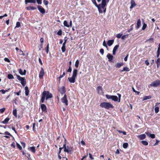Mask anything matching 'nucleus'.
I'll return each mask as SVG.
<instances>
[{
    "mask_svg": "<svg viewBox=\"0 0 160 160\" xmlns=\"http://www.w3.org/2000/svg\"><path fill=\"white\" fill-rule=\"evenodd\" d=\"M10 120V118L9 117L6 118L4 120L1 122L2 123L4 124L8 123V121Z\"/></svg>",
    "mask_w": 160,
    "mask_h": 160,
    "instance_id": "a211bd4d",
    "label": "nucleus"
},
{
    "mask_svg": "<svg viewBox=\"0 0 160 160\" xmlns=\"http://www.w3.org/2000/svg\"><path fill=\"white\" fill-rule=\"evenodd\" d=\"M12 129L14 131V132H15L17 134V131L15 130V128L13 127H12Z\"/></svg>",
    "mask_w": 160,
    "mask_h": 160,
    "instance_id": "69168bd1",
    "label": "nucleus"
},
{
    "mask_svg": "<svg viewBox=\"0 0 160 160\" xmlns=\"http://www.w3.org/2000/svg\"><path fill=\"white\" fill-rule=\"evenodd\" d=\"M78 70L77 69H74L73 71L72 76L73 77L76 78L78 73Z\"/></svg>",
    "mask_w": 160,
    "mask_h": 160,
    "instance_id": "2eb2a0df",
    "label": "nucleus"
},
{
    "mask_svg": "<svg viewBox=\"0 0 160 160\" xmlns=\"http://www.w3.org/2000/svg\"><path fill=\"white\" fill-rule=\"evenodd\" d=\"M137 25V29H138L140 27L141 25V21L140 19L138 20Z\"/></svg>",
    "mask_w": 160,
    "mask_h": 160,
    "instance_id": "412c9836",
    "label": "nucleus"
},
{
    "mask_svg": "<svg viewBox=\"0 0 160 160\" xmlns=\"http://www.w3.org/2000/svg\"><path fill=\"white\" fill-rule=\"evenodd\" d=\"M107 57L108 58V60L109 61H111L112 60L113 58V56L111 55L110 54H108Z\"/></svg>",
    "mask_w": 160,
    "mask_h": 160,
    "instance_id": "b1692460",
    "label": "nucleus"
},
{
    "mask_svg": "<svg viewBox=\"0 0 160 160\" xmlns=\"http://www.w3.org/2000/svg\"><path fill=\"white\" fill-rule=\"evenodd\" d=\"M38 4H41L42 3V0H36Z\"/></svg>",
    "mask_w": 160,
    "mask_h": 160,
    "instance_id": "680f3d73",
    "label": "nucleus"
},
{
    "mask_svg": "<svg viewBox=\"0 0 160 160\" xmlns=\"http://www.w3.org/2000/svg\"><path fill=\"white\" fill-rule=\"evenodd\" d=\"M76 78L72 76L71 77L68 78V80L70 83H74L75 81Z\"/></svg>",
    "mask_w": 160,
    "mask_h": 160,
    "instance_id": "f8f14e48",
    "label": "nucleus"
},
{
    "mask_svg": "<svg viewBox=\"0 0 160 160\" xmlns=\"http://www.w3.org/2000/svg\"><path fill=\"white\" fill-rule=\"evenodd\" d=\"M122 34L119 33L117 34L116 37L118 38H120L122 36Z\"/></svg>",
    "mask_w": 160,
    "mask_h": 160,
    "instance_id": "3c124183",
    "label": "nucleus"
},
{
    "mask_svg": "<svg viewBox=\"0 0 160 160\" xmlns=\"http://www.w3.org/2000/svg\"><path fill=\"white\" fill-rule=\"evenodd\" d=\"M49 44L48 43L46 47L45 48V50L47 53H48L49 52Z\"/></svg>",
    "mask_w": 160,
    "mask_h": 160,
    "instance_id": "f704fd0d",
    "label": "nucleus"
},
{
    "mask_svg": "<svg viewBox=\"0 0 160 160\" xmlns=\"http://www.w3.org/2000/svg\"><path fill=\"white\" fill-rule=\"evenodd\" d=\"M93 4L98 8V11L100 13V4L98 5L96 2H94Z\"/></svg>",
    "mask_w": 160,
    "mask_h": 160,
    "instance_id": "cd10ccee",
    "label": "nucleus"
},
{
    "mask_svg": "<svg viewBox=\"0 0 160 160\" xmlns=\"http://www.w3.org/2000/svg\"><path fill=\"white\" fill-rule=\"evenodd\" d=\"M17 78L18 80L21 81V83L23 86H25L26 84V80L24 78L22 77L19 75L16 74Z\"/></svg>",
    "mask_w": 160,
    "mask_h": 160,
    "instance_id": "20e7f679",
    "label": "nucleus"
},
{
    "mask_svg": "<svg viewBox=\"0 0 160 160\" xmlns=\"http://www.w3.org/2000/svg\"><path fill=\"white\" fill-rule=\"evenodd\" d=\"M132 90L133 91L135 92H136V93H137V94L138 95H139V93L140 92H138V91H136L134 89V88H133V87H132Z\"/></svg>",
    "mask_w": 160,
    "mask_h": 160,
    "instance_id": "864d4df0",
    "label": "nucleus"
},
{
    "mask_svg": "<svg viewBox=\"0 0 160 160\" xmlns=\"http://www.w3.org/2000/svg\"><path fill=\"white\" fill-rule=\"evenodd\" d=\"M40 41L42 43L41 44V48H43V44H42V43L43 42V39L42 38H40Z\"/></svg>",
    "mask_w": 160,
    "mask_h": 160,
    "instance_id": "79ce46f5",
    "label": "nucleus"
},
{
    "mask_svg": "<svg viewBox=\"0 0 160 160\" xmlns=\"http://www.w3.org/2000/svg\"><path fill=\"white\" fill-rule=\"evenodd\" d=\"M119 47V45H116L114 48L113 51H112V53L113 55H115V53L116 52V51L118 49V48Z\"/></svg>",
    "mask_w": 160,
    "mask_h": 160,
    "instance_id": "dca6fc26",
    "label": "nucleus"
},
{
    "mask_svg": "<svg viewBox=\"0 0 160 160\" xmlns=\"http://www.w3.org/2000/svg\"><path fill=\"white\" fill-rule=\"evenodd\" d=\"M101 106L106 109H108L109 108H112L113 106L109 102H103L101 103Z\"/></svg>",
    "mask_w": 160,
    "mask_h": 160,
    "instance_id": "7ed1b4c3",
    "label": "nucleus"
},
{
    "mask_svg": "<svg viewBox=\"0 0 160 160\" xmlns=\"http://www.w3.org/2000/svg\"><path fill=\"white\" fill-rule=\"evenodd\" d=\"M130 70L127 67H125L123 68V69L121 70V72H123L124 71H126L127 72H128Z\"/></svg>",
    "mask_w": 160,
    "mask_h": 160,
    "instance_id": "c756f323",
    "label": "nucleus"
},
{
    "mask_svg": "<svg viewBox=\"0 0 160 160\" xmlns=\"http://www.w3.org/2000/svg\"><path fill=\"white\" fill-rule=\"evenodd\" d=\"M138 137L140 139L143 140L145 138L146 135L145 134H142L138 136Z\"/></svg>",
    "mask_w": 160,
    "mask_h": 160,
    "instance_id": "6ab92c4d",
    "label": "nucleus"
},
{
    "mask_svg": "<svg viewBox=\"0 0 160 160\" xmlns=\"http://www.w3.org/2000/svg\"><path fill=\"white\" fill-rule=\"evenodd\" d=\"M123 63H117L115 65V67L116 68H119L121 66H123Z\"/></svg>",
    "mask_w": 160,
    "mask_h": 160,
    "instance_id": "a878e982",
    "label": "nucleus"
},
{
    "mask_svg": "<svg viewBox=\"0 0 160 160\" xmlns=\"http://www.w3.org/2000/svg\"><path fill=\"white\" fill-rule=\"evenodd\" d=\"M93 4L98 8V11L100 13V4L98 5L96 2H94Z\"/></svg>",
    "mask_w": 160,
    "mask_h": 160,
    "instance_id": "bb28decb",
    "label": "nucleus"
},
{
    "mask_svg": "<svg viewBox=\"0 0 160 160\" xmlns=\"http://www.w3.org/2000/svg\"><path fill=\"white\" fill-rule=\"evenodd\" d=\"M151 87H158L160 85V80H157L152 82L150 84Z\"/></svg>",
    "mask_w": 160,
    "mask_h": 160,
    "instance_id": "423d86ee",
    "label": "nucleus"
},
{
    "mask_svg": "<svg viewBox=\"0 0 160 160\" xmlns=\"http://www.w3.org/2000/svg\"><path fill=\"white\" fill-rule=\"evenodd\" d=\"M0 92H1L2 94H4L5 93V90H4V89H2L0 90Z\"/></svg>",
    "mask_w": 160,
    "mask_h": 160,
    "instance_id": "338daca9",
    "label": "nucleus"
},
{
    "mask_svg": "<svg viewBox=\"0 0 160 160\" xmlns=\"http://www.w3.org/2000/svg\"><path fill=\"white\" fill-rule=\"evenodd\" d=\"M8 78L9 79H12L14 78L13 76L11 74H8Z\"/></svg>",
    "mask_w": 160,
    "mask_h": 160,
    "instance_id": "72a5a7b5",
    "label": "nucleus"
},
{
    "mask_svg": "<svg viewBox=\"0 0 160 160\" xmlns=\"http://www.w3.org/2000/svg\"><path fill=\"white\" fill-rule=\"evenodd\" d=\"M43 2L45 5H47L48 4V1L47 0H43Z\"/></svg>",
    "mask_w": 160,
    "mask_h": 160,
    "instance_id": "37998d69",
    "label": "nucleus"
},
{
    "mask_svg": "<svg viewBox=\"0 0 160 160\" xmlns=\"http://www.w3.org/2000/svg\"><path fill=\"white\" fill-rule=\"evenodd\" d=\"M5 135H9L10 136H11V137L12 136V135L10 133H9L7 131L5 132Z\"/></svg>",
    "mask_w": 160,
    "mask_h": 160,
    "instance_id": "6e6d98bb",
    "label": "nucleus"
},
{
    "mask_svg": "<svg viewBox=\"0 0 160 160\" xmlns=\"http://www.w3.org/2000/svg\"><path fill=\"white\" fill-rule=\"evenodd\" d=\"M157 67L158 68L160 65V59L158 58L156 61Z\"/></svg>",
    "mask_w": 160,
    "mask_h": 160,
    "instance_id": "2f4dec72",
    "label": "nucleus"
},
{
    "mask_svg": "<svg viewBox=\"0 0 160 160\" xmlns=\"http://www.w3.org/2000/svg\"><path fill=\"white\" fill-rule=\"evenodd\" d=\"M106 98L108 99H112V95H108L107 94V95H106Z\"/></svg>",
    "mask_w": 160,
    "mask_h": 160,
    "instance_id": "49530a36",
    "label": "nucleus"
},
{
    "mask_svg": "<svg viewBox=\"0 0 160 160\" xmlns=\"http://www.w3.org/2000/svg\"><path fill=\"white\" fill-rule=\"evenodd\" d=\"M4 60L5 61L7 62H10V60L7 58H4Z\"/></svg>",
    "mask_w": 160,
    "mask_h": 160,
    "instance_id": "052dcab7",
    "label": "nucleus"
},
{
    "mask_svg": "<svg viewBox=\"0 0 160 160\" xmlns=\"http://www.w3.org/2000/svg\"><path fill=\"white\" fill-rule=\"evenodd\" d=\"M152 98L151 96H145L143 98V100L150 99Z\"/></svg>",
    "mask_w": 160,
    "mask_h": 160,
    "instance_id": "473e14b6",
    "label": "nucleus"
},
{
    "mask_svg": "<svg viewBox=\"0 0 160 160\" xmlns=\"http://www.w3.org/2000/svg\"><path fill=\"white\" fill-rule=\"evenodd\" d=\"M147 27V24L145 23H143V26L142 28V30H144Z\"/></svg>",
    "mask_w": 160,
    "mask_h": 160,
    "instance_id": "c03bdc74",
    "label": "nucleus"
},
{
    "mask_svg": "<svg viewBox=\"0 0 160 160\" xmlns=\"http://www.w3.org/2000/svg\"><path fill=\"white\" fill-rule=\"evenodd\" d=\"M12 113L13 115L16 118L17 117V110L16 109H15L12 111Z\"/></svg>",
    "mask_w": 160,
    "mask_h": 160,
    "instance_id": "7c9ffc66",
    "label": "nucleus"
},
{
    "mask_svg": "<svg viewBox=\"0 0 160 160\" xmlns=\"http://www.w3.org/2000/svg\"><path fill=\"white\" fill-rule=\"evenodd\" d=\"M73 147L71 146H67V150H68V152H65L68 153H70V154L72 153L73 151Z\"/></svg>",
    "mask_w": 160,
    "mask_h": 160,
    "instance_id": "1a4fd4ad",
    "label": "nucleus"
},
{
    "mask_svg": "<svg viewBox=\"0 0 160 160\" xmlns=\"http://www.w3.org/2000/svg\"><path fill=\"white\" fill-rule=\"evenodd\" d=\"M45 74L44 72L42 67L41 68V70L39 74V78L40 79H42Z\"/></svg>",
    "mask_w": 160,
    "mask_h": 160,
    "instance_id": "6e6552de",
    "label": "nucleus"
},
{
    "mask_svg": "<svg viewBox=\"0 0 160 160\" xmlns=\"http://www.w3.org/2000/svg\"><path fill=\"white\" fill-rule=\"evenodd\" d=\"M5 110V108H2L0 109V112L1 113H3Z\"/></svg>",
    "mask_w": 160,
    "mask_h": 160,
    "instance_id": "de8ad7c7",
    "label": "nucleus"
},
{
    "mask_svg": "<svg viewBox=\"0 0 160 160\" xmlns=\"http://www.w3.org/2000/svg\"><path fill=\"white\" fill-rule=\"evenodd\" d=\"M62 31L61 30H60L57 32V34L59 35H61L62 34Z\"/></svg>",
    "mask_w": 160,
    "mask_h": 160,
    "instance_id": "603ef678",
    "label": "nucleus"
},
{
    "mask_svg": "<svg viewBox=\"0 0 160 160\" xmlns=\"http://www.w3.org/2000/svg\"><path fill=\"white\" fill-rule=\"evenodd\" d=\"M118 101L119 102H120V99H121V95L120 94H119V93H118Z\"/></svg>",
    "mask_w": 160,
    "mask_h": 160,
    "instance_id": "4d7b16f0",
    "label": "nucleus"
},
{
    "mask_svg": "<svg viewBox=\"0 0 160 160\" xmlns=\"http://www.w3.org/2000/svg\"><path fill=\"white\" fill-rule=\"evenodd\" d=\"M149 137L152 138H155V135L154 134H151Z\"/></svg>",
    "mask_w": 160,
    "mask_h": 160,
    "instance_id": "bf43d9fd",
    "label": "nucleus"
},
{
    "mask_svg": "<svg viewBox=\"0 0 160 160\" xmlns=\"http://www.w3.org/2000/svg\"><path fill=\"white\" fill-rule=\"evenodd\" d=\"M41 108L42 112L45 113L47 112V108L45 105L44 104H41Z\"/></svg>",
    "mask_w": 160,
    "mask_h": 160,
    "instance_id": "9d476101",
    "label": "nucleus"
},
{
    "mask_svg": "<svg viewBox=\"0 0 160 160\" xmlns=\"http://www.w3.org/2000/svg\"><path fill=\"white\" fill-rule=\"evenodd\" d=\"M20 26V23L19 22H18L16 23V27L19 28Z\"/></svg>",
    "mask_w": 160,
    "mask_h": 160,
    "instance_id": "09e8293b",
    "label": "nucleus"
},
{
    "mask_svg": "<svg viewBox=\"0 0 160 160\" xmlns=\"http://www.w3.org/2000/svg\"><path fill=\"white\" fill-rule=\"evenodd\" d=\"M25 2L26 4H27L28 3L35 4L36 3V0H25Z\"/></svg>",
    "mask_w": 160,
    "mask_h": 160,
    "instance_id": "ddd939ff",
    "label": "nucleus"
},
{
    "mask_svg": "<svg viewBox=\"0 0 160 160\" xmlns=\"http://www.w3.org/2000/svg\"><path fill=\"white\" fill-rule=\"evenodd\" d=\"M58 91L62 95L66 92V89L65 86H63L61 87H58Z\"/></svg>",
    "mask_w": 160,
    "mask_h": 160,
    "instance_id": "39448f33",
    "label": "nucleus"
},
{
    "mask_svg": "<svg viewBox=\"0 0 160 160\" xmlns=\"http://www.w3.org/2000/svg\"><path fill=\"white\" fill-rule=\"evenodd\" d=\"M155 112L156 113H157L159 111V108L158 106H156L154 108Z\"/></svg>",
    "mask_w": 160,
    "mask_h": 160,
    "instance_id": "58836bf2",
    "label": "nucleus"
},
{
    "mask_svg": "<svg viewBox=\"0 0 160 160\" xmlns=\"http://www.w3.org/2000/svg\"><path fill=\"white\" fill-rule=\"evenodd\" d=\"M19 72L21 75H23V72H22V70L21 69H19Z\"/></svg>",
    "mask_w": 160,
    "mask_h": 160,
    "instance_id": "5fc2aeb1",
    "label": "nucleus"
},
{
    "mask_svg": "<svg viewBox=\"0 0 160 160\" xmlns=\"http://www.w3.org/2000/svg\"><path fill=\"white\" fill-rule=\"evenodd\" d=\"M128 144L127 143H124L123 144V147L124 148H126L128 146Z\"/></svg>",
    "mask_w": 160,
    "mask_h": 160,
    "instance_id": "a19ab883",
    "label": "nucleus"
},
{
    "mask_svg": "<svg viewBox=\"0 0 160 160\" xmlns=\"http://www.w3.org/2000/svg\"><path fill=\"white\" fill-rule=\"evenodd\" d=\"M113 40H109L108 42V46H110L113 44Z\"/></svg>",
    "mask_w": 160,
    "mask_h": 160,
    "instance_id": "393cba45",
    "label": "nucleus"
},
{
    "mask_svg": "<svg viewBox=\"0 0 160 160\" xmlns=\"http://www.w3.org/2000/svg\"><path fill=\"white\" fill-rule=\"evenodd\" d=\"M111 99L114 101H117L118 100V98L116 96L112 95Z\"/></svg>",
    "mask_w": 160,
    "mask_h": 160,
    "instance_id": "5701e85b",
    "label": "nucleus"
},
{
    "mask_svg": "<svg viewBox=\"0 0 160 160\" xmlns=\"http://www.w3.org/2000/svg\"><path fill=\"white\" fill-rule=\"evenodd\" d=\"M27 10H34L36 9V8L32 6H28L26 8Z\"/></svg>",
    "mask_w": 160,
    "mask_h": 160,
    "instance_id": "f3484780",
    "label": "nucleus"
},
{
    "mask_svg": "<svg viewBox=\"0 0 160 160\" xmlns=\"http://www.w3.org/2000/svg\"><path fill=\"white\" fill-rule=\"evenodd\" d=\"M63 148H64V152H68V150H67V146H66V142L63 145Z\"/></svg>",
    "mask_w": 160,
    "mask_h": 160,
    "instance_id": "e433bc0d",
    "label": "nucleus"
},
{
    "mask_svg": "<svg viewBox=\"0 0 160 160\" xmlns=\"http://www.w3.org/2000/svg\"><path fill=\"white\" fill-rule=\"evenodd\" d=\"M79 64V61L78 60H77L76 61L75 64V66L76 68H78V67Z\"/></svg>",
    "mask_w": 160,
    "mask_h": 160,
    "instance_id": "ea45409f",
    "label": "nucleus"
},
{
    "mask_svg": "<svg viewBox=\"0 0 160 160\" xmlns=\"http://www.w3.org/2000/svg\"><path fill=\"white\" fill-rule=\"evenodd\" d=\"M109 0H102V3L101 4V13L103 12H105L106 11V8H105Z\"/></svg>",
    "mask_w": 160,
    "mask_h": 160,
    "instance_id": "f03ea898",
    "label": "nucleus"
},
{
    "mask_svg": "<svg viewBox=\"0 0 160 160\" xmlns=\"http://www.w3.org/2000/svg\"><path fill=\"white\" fill-rule=\"evenodd\" d=\"M130 3L131 4V6L130 8V9H132V8H133V7H135L136 5L134 0H131Z\"/></svg>",
    "mask_w": 160,
    "mask_h": 160,
    "instance_id": "4468645a",
    "label": "nucleus"
},
{
    "mask_svg": "<svg viewBox=\"0 0 160 160\" xmlns=\"http://www.w3.org/2000/svg\"><path fill=\"white\" fill-rule=\"evenodd\" d=\"M17 146L20 150H21L22 149V147L18 143H17Z\"/></svg>",
    "mask_w": 160,
    "mask_h": 160,
    "instance_id": "a18cd8bd",
    "label": "nucleus"
},
{
    "mask_svg": "<svg viewBox=\"0 0 160 160\" xmlns=\"http://www.w3.org/2000/svg\"><path fill=\"white\" fill-rule=\"evenodd\" d=\"M21 92V90H19L18 92H15L14 93H15L17 95L19 96L20 95V93Z\"/></svg>",
    "mask_w": 160,
    "mask_h": 160,
    "instance_id": "774afa93",
    "label": "nucleus"
},
{
    "mask_svg": "<svg viewBox=\"0 0 160 160\" xmlns=\"http://www.w3.org/2000/svg\"><path fill=\"white\" fill-rule=\"evenodd\" d=\"M25 95L27 96L29 94V91L28 87L26 86L25 88Z\"/></svg>",
    "mask_w": 160,
    "mask_h": 160,
    "instance_id": "aec40b11",
    "label": "nucleus"
},
{
    "mask_svg": "<svg viewBox=\"0 0 160 160\" xmlns=\"http://www.w3.org/2000/svg\"><path fill=\"white\" fill-rule=\"evenodd\" d=\"M61 100L62 102L65 103L66 106L68 105V100L67 99V96L66 94H65L64 96L61 98Z\"/></svg>",
    "mask_w": 160,
    "mask_h": 160,
    "instance_id": "0eeeda50",
    "label": "nucleus"
},
{
    "mask_svg": "<svg viewBox=\"0 0 160 160\" xmlns=\"http://www.w3.org/2000/svg\"><path fill=\"white\" fill-rule=\"evenodd\" d=\"M61 49L62 52H64L65 51H66V47H65V45L64 44H62V46L61 48Z\"/></svg>",
    "mask_w": 160,
    "mask_h": 160,
    "instance_id": "c85d7f7f",
    "label": "nucleus"
},
{
    "mask_svg": "<svg viewBox=\"0 0 160 160\" xmlns=\"http://www.w3.org/2000/svg\"><path fill=\"white\" fill-rule=\"evenodd\" d=\"M88 155L89 156V157H90V158L91 159V160H93L94 159L93 157H92V155L90 153H89L88 154Z\"/></svg>",
    "mask_w": 160,
    "mask_h": 160,
    "instance_id": "0e129e2a",
    "label": "nucleus"
},
{
    "mask_svg": "<svg viewBox=\"0 0 160 160\" xmlns=\"http://www.w3.org/2000/svg\"><path fill=\"white\" fill-rule=\"evenodd\" d=\"M141 142L144 145L147 146L148 145V142L145 141H142Z\"/></svg>",
    "mask_w": 160,
    "mask_h": 160,
    "instance_id": "4c0bfd02",
    "label": "nucleus"
},
{
    "mask_svg": "<svg viewBox=\"0 0 160 160\" xmlns=\"http://www.w3.org/2000/svg\"><path fill=\"white\" fill-rule=\"evenodd\" d=\"M29 150L34 153H35L36 152L35 147L34 146L30 147L29 148Z\"/></svg>",
    "mask_w": 160,
    "mask_h": 160,
    "instance_id": "4be33fe9",
    "label": "nucleus"
},
{
    "mask_svg": "<svg viewBox=\"0 0 160 160\" xmlns=\"http://www.w3.org/2000/svg\"><path fill=\"white\" fill-rule=\"evenodd\" d=\"M72 69L71 66H69L67 72H71L72 71Z\"/></svg>",
    "mask_w": 160,
    "mask_h": 160,
    "instance_id": "8fccbe9b",
    "label": "nucleus"
},
{
    "mask_svg": "<svg viewBox=\"0 0 160 160\" xmlns=\"http://www.w3.org/2000/svg\"><path fill=\"white\" fill-rule=\"evenodd\" d=\"M38 8L39 12L42 13V14H43L45 13V10L41 6H38Z\"/></svg>",
    "mask_w": 160,
    "mask_h": 160,
    "instance_id": "9b49d317",
    "label": "nucleus"
},
{
    "mask_svg": "<svg viewBox=\"0 0 160 160\" xmlns=\"http://www.w3.org/2000/svg\"><path fill=\"white\" fill-rule=\"evenodd\" d=\"M52 97V95L51 93L48 91H44L42 93L40 102L41 103H43L44 102L45 99L46 100H47Z\"/></svg>",
    "mask_w": 160,
    "mask_h": 160,
    "instance_id": "f257e3e1",
    "label": "nucleus"
},
{
    "mask_svg": "<svg viewBox=\"0 0 160 160\" xmlns=\"http://www.w3.org/2000/svg\"><path fill=\"white\" fill-rule=\"evenodd\" d=\"M21 143L23 148H25L26 146L25 143L23 142H21Z\"/></svg>",
    "mask_w": 160,
    "mask_h": 160,
    "instance_id": "13d9d810",
    "label": "nucleus"
},
{
    "mask_svg": "<svg viewBox=\"0 0 160 160\" xmlns=\"http://www.w3.org/2000/svg\"><path fill=\"white\" fill-rule=\"evenodd\" d=\"M63 24H64V25L67 27H69V25L68 24V22H67V21L66 20H65L63 22Z\"/></svg>",
    "mask_w": 160,
    "mask_h": 160,
    "instance_id": "c9c22d12",
    "label": "nucleus"
},
{
    "mask_svg": "<svg viewBox=\"0 0 160 160\" xmlns=\"http://www.w3.org/2000/svg\"><path fill=\"white\" fill-rule=\"evenodd\" d=\"M26 156L28 158H30V154L29 153H27L26 154Z\"/></svg>",
    "mask_w": 160,
    "mask_h": 160,
    "instance_id": "e2e57ef3",
    "label": "nucleus"
}]
</instances>
